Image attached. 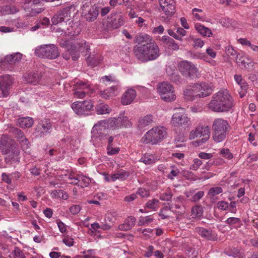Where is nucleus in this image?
Instances as JSON below:
<instances>
[{"mask_svg":"<svg viewBox=\"0 0 258 258\" xmlns=\"http://www.w3.org/2000/svg\"><path fill=\"white\" fill-rule=\"evenodd\" d=\"M0 149L3 154H9L11 158L17 157L20 154L19 148L15 141L6 135L1 136Z\"/></svg>","mask_w":258,"mask_h":258,"instance_id":"5","label":"nucleus"},{"mask_svg":"<svg viewBox=\"0 0 258 258\" xmlns=\"http://www.w3.org/2000/svg\"><path fill=\"white\" fill-rule=\"evenodd\" d=\"M117 90L118 87L116 85L113 86L111 87L107 88L103 91H101L100 94L103 98L108 99L115 95Z\"/></svg>","mask_w":258,"mask_h":258,"instance_id":"24","label":"nucleus"},{"mask_svg":"<svg viewBox=\"0 0 258 258\" xmlns=\"http://www.w3.org/2000/svg\"><path fill=\"white\" fill-rule=\"evenodd\" d=\"M167 135L163 126H156L148 131L142 137V142L145 144L157 145L162 141Z\"/></svg>","mask_w":258,"mask_h":258,"instance_id":"4","label":"nucleus"},{"mask_svg":"<svg viewBox=\"0 0 258 258\" xmlns=\"http://www.w3.org/2000/svg\"><path fill=\"white\" fill-rule=\"evenodd\" d=\"M225 52L228 55L232 56H237L236 51L230 45H228L225 47Z\"/></svg>","mask_w":258,"mask_h":258,"instance_id":"64","label":"nucleus"},{"mask_svg":"<svg viewBox=\"0 0 258 258\" xmlns=\"http://www.w3.org/2000/svg\"><path fill=\"white\" fill-rule=\"evenodd\" d=\"M219 154L228 160H231L233 158V154L228 148L221 149L220 151Z\"/></svg>","mask_w":258,"mask_h":258,"instance_id":"47","label":"nucleus"},{"mask_svg":"<svg viewBox=\"0 0 258 258\" xmlns=\"http://www.w3.org/2000/svg\"><path fill=\"white\" fill-rule=\"evenodd\" d=\"M90 85L87 83L81 81H78L75 83L73 87V91H88Z\"/></svg>","mask_w":258,"mask_h":258,"instance_id":"31","label":"nucleus"},{"mask_svg":"<svg viewBox=\"0 0 258 258\" xmlns=\"http://www.w3.org/2000/svg\"><path fill=\"white\" fill-rule=\"evenodd\" d=\"M14 83L13 78L9 75L0 77L1 96L7 97L10 94V91Z\"/></svg>","mask_w":258,"mask_h":258,"instance_id":"11","label":"nucleus"},{"mask_svg":"<svg viewBox=\"0 0 258 258\" xmlns=\"http://www.w3.org/2000/svg\"><path fill=\"white\" fill-rule=\"evenodd\" d=\"M137 97V92L135 89L129 88L126 90L121 97V103L123 105L131 104Z\"/></svg>","mask_w":258,"mask_h":258,"instance_id":"15","label":"nucleus"},{"mask_svg":"<svg viewBox=\"0 0 258 258\" xmlns=\"http://www.w3.org/2000/svg\"><path fill=\"white\" fill-rule=\"evenodd\" d=\"M95 111L97 114H105L109 113L111 108L106 104L100 103L95 107Z\"/></svg>","mask_w":258,"mask_h":258,"instance_id":"27","label":"nucleus"},{"mask_svg":"<svg viewBox=\"0 0 258 258\" xmlns=\"http://www.w3.org/2000/svg\"><path fill=\"white\" fill-rule=\"evenodd\" d=\"M90 49L89 46L86 44V41H83L77 45L72 46V48L69 50V53L72 55V59L74 61L78 59L79 57V52H84L85 50L88 51Z\"/></svg>","mask_w":258,"mask_h":258,"instance_id":"14","label":"nucleus"},{"mask_svg":"<svg viewBox=\"0 0 258 258\" xmlns=\"http://www.w3.org/2000/svg\"><path fill=\"white\" fill-rule=\"evenodd\" d=\"M51 196L54 199H61L67 200L69 198L68 194L62 190H54L51 193Z\"/></svg>","mask_w":258,"mask_h":258,"instance_id":"33","label":"nucleus"},{"mask_svg":"<svg viewBox=\"0 0 258 258\" xmlns=\"http://www.w3.org/2000/svg\"><path fill=\"white\" fill-rule=\"evenodd\" d=\"M202 163L203 162L200 159L198 158L195 159L193 160V164L190 166V169L197 170L199 168Z\"/></svg>","mask_w":258,"mask_h":258,"instance_id":"56","label":"nucleus"},{"mask_svg":"<svg viewBox=\"0 0 258 258\" xmlns=\"http://www.w3.org/2000/svg\"><path fill=\"white\" fill-rule=\"evenodd\" d=\"M134 52L136 58L142 62L154 60L160 55L159 47L154 41L135 46Z\"/></svg>","mask_w":258,"mask_h":258,"instance_id":"2","label":"nucleus"},{"mask_svg":"<svg viewBox=\"0 0 258 258\" xmlns=\"http://www.w3.org/2000/svg\"><path fill=\"white\" fill-rule=\"evenodd\" d=\"M52 125L49 119H44L41 120L37 125L36 130L40 136L46 135L51 132Z\"/></svg>","mask_w":258,"mask_h":258,"instance_id":"16","label":"nucleus"},{"mask_svg":"<svg viewBox=\"0 0 258 258\" xmlns=\"http://www.w3.org/2000/svg\"><path fill=\"white\" fill-rule=\"evenodd\" d=\"M14 258H26V256L23 251L18 247H15L13 251Z\"/></svg>","mask_w":258,"mask_h":258,"instance_id":"51","label":"nucleus"},{"mask_svg":"<svg viewBox=\"0 0 258 258\" xmlns=\"http://www.w3.org/2000/svg\"><path fill=\"white\" fill-rule=\"evenodd\" d=\"M172 196L173 195L171 191L168 189L161 194L159 196V198L161 201H169L172 199Z\"/></svg>","mask_w":258,"mask_h":258,"instance_id":"48","label":"nucleus"},{"mask_svg":"<svg viewBox=\"0 0 258 258\" xmlns=\"http://www.w3.org/2000/svg\"><path fill=\"white\" fill-rule=\"evenodd\" d=\"M239 60L241 63L247 70H251L253 68L254 62L247 57H242Z\"/></svg>","mask_w":258,"mask_h":258,"instance_id":"43","label":"nucleus"},{"mask_svg":"<svg viewBox=\"0 0 258 258\" xmlns=\"http://www.w3.org/2000/svg\"><path fill=\"white\" fill-rule=\"evenodd\" d=\"M120 127H130L132 126V123L127 117L123 116H119Z\"/></svg>","mask_w":258,"mask_h":258,"instance_id":"42","label":"nucleus"},{"mask_svg":"<svg viewBox=\"0 0 258 258\" xmlns=\"http://www.w3.org/2000/svg\"><path fill=\"white\" fill-rule=\"evenodd\" d=\"M103 131H93L92 129V139H98L99 140H103L107 139V135L102 132Z\"/></svg>","mask_w":258,"mask_h":258,"instance_id":"36","label":"nucleus"},{"mask_svg":"<svg viewBox=\"0 0 258 258\" xmlns=\"http://www.w3.org/2000/svg\"><path fill=\"white\" fill-rule=\"evenodd\" d=\"M184 96L185 99L187 100H193L199 97L198 93H197L196 89V84L192 87L186 88L183 92Z\"/></svg>","mask_w":258,"mask_h":258,"instance_id":"22","label":"nucleus"},{"mask_svg":"<svg viewBox=\"0 0 258 258\" xmlns=\"http://www.w3.org/2000/svg\"><path fill=\"white\" fill-rule=\"evenodd\" d=\"M239 86L241 88V90L239 92V95L240 98H242L245 95L247 92V90L248 89V85L247 83L244 81L242 82V83L239 85Z\"/></svg>","mask_w":258,"mask_h":258,"instance_id":"53","label":"nucleus"},{"mask_svg":"<svg viewBox=\"0 0 258 258\" xmlns=\"http://www.w3.org/2000/svg\"><path fill=\"white\" fill-rule=\"evenodd\" d=\"M172 169L170 171V172L167 175V177L173 180L174 179V177L178 176L180 173L179 169H178L175 166H171Z\"/></svg>","mask_w":258,"mask_h":258,"instance_id":"50","label":"nucleus"},{"mask_svg":"<svg viewBox=\"0 0 258 258\" xmlns=\"http://www.w3.org/2000/svg\"><path fill=\"white\" fill-rule=\"evenodd\" d=\"M106 119L99 121L96 123L93 127V131H96V130L99 131H104L106 128H108V124Z\"/></svg>","mask_w":258,"mask_h":258,"instance_id":"38","label":"nucleus"},{"mask_svg":"<svg viewBox=\"0 0 258 258\" xmlns=\"http://www.w3.org/2000/svg\"><path fill=\"white\" fill-rule=\"evenodd\" d=\"M2 180L8 184H10L12 182L11 174L3 173L2 174Z\"/></svg>","mask_w":258,"mask_h":258,"instance_id":"61","label":"nucleus"},{"mask_svg":"<svg viewBox=\"0 0 258 258\" xmlns=\"http://www.w3.org/2000/svg\"><path fill=\"white\" fill-rule=\"evenodd\" d=\"M154 121V117L152 115L148 114L144 117H140L138 121L137 127L139 130H142L148 126Z\"/></svg>","mask_w":258,"mask_h":258,"instance_id":"18","label":"nucleus"},{"mask_svg":"<svg viewBox=\"0 0 258 258\" xmlns=\"http://www.w3.org/2000/svg\"><path fill=\"white\" fill-rule=\"evenodd\" d=\"M159 201L156 199H153L149 200L145 205V208L151 209L156 211L159 208Z\"/></svg>","mask_w":258,"mask_h":258,"instance_id":"34","label":"nucleus"},{"mask_svg":"<svg viewBox=\"0 0 258 258\" xmlns=\"http://www.w3.org/2000/svg\"><path fill=\"white\" fill-rule=\"evenodd\" d=\"M64 21V18L60 15L58 12L55 14L51 19V22L53 25H56L59 23Z\"/></svg>","mask_w":258,"mask_h":258,"instance_id":"52","label":"nucleus"},{"mask_svg":"<svg viewBox=\"0 0 258 258\" xmlns=\"http://www.w3.org/2000/svg\"><path fill=\"white\" fill-rule=\"evenodd\" d=\"M158 92L161 99L165 102H172L176 99L174 88L167 82L158 84Z\"/></svg>","mask_w":258,"mask_h":258,"instance_id":"7","label":"nucleus"},{"mask_svg":"<svg viewBox=\"0 0 258 258\" xmlns=\"http://www.w3.org/2000/svg\"><path fill=\"white\" fill-rule=\"evenodd\" d=\"M75 7L74 5H70L58 12L62 17L64 18V21L70 20L71 16L75 14Z\"/></svg>","mask_w":258,"mask_h":258,"instance_id":"20","label":"nucleus"},{"mask_svg":"<svg viewBox=\"0 0 258 258\" xmlns=\"http://www.w3.org/2000/svg\"><path fill=\"white\" fill-rule=\"evenodd\" d=\"M136 219L133 216L127 218L124 222L118 226V229L121 231H127L132 228L136 223Z\"/></svg>","mask_w":258,"mask_h":258,"instance_id":"21","label":"nucleus"},{"mask_svg":"<svg viewBox=\"0 0 258 258\" xmlns=\"http://www.w3.org/2000/svg\"><path fill=\"white\" fill-rule=\"evenodd\" d=\"M102 59L101 56L99 54L90 55L87 58V62L89 66H96L98 65Z\"/></svg>","mask_w":258,"mask_h":258,"instance_id":"29","label":"nucleus"},{"mask_svg":"<svg viewBox=\"0 0 258 258\" xmlns=\"http://www.w3.org/2000/svg\"><path fill=\"white\" fill-rule=\"evenodd\" d=\"M93 107V102L90 99L83 101H75L71 105L73 111L79 115L88 114Z\"/></svg>","mask_w":258,"mask_h":258,"instance_id":"9","label":"nucleus"},{"mask_svg":"<svg viewBox=\"0 0 258 258\" xmlns=\"http://www.w3.org/2000/svg\"><path fill=\"white\" fill-rule=\"evenodd\" d=\"M136 195H138L143 198H148L150 197V192L149 190L143 188H139L137 190Z\"/></svg>","mask_w":258,"mask_h":258,"instance_id":"49","label":"nucleus"},{"mask_svg":"<svg viewBox=\"0 0 258 258\" xmlns=\"http://www.w3.org/2000/svg\"><path fill=\"white\" fill-rule=\"evenodd\" d=\"M153 219L151 215L146 217H141L139 220V225L140 226L148 225L153 221Z\"/></svg>","mask_w":258,"mask_h":258,"instance_id":"45","label":"nucleus"},{"mask_svg":"<svg viewBox=\"0 0 258 258\" xmlns=\"http://www.w3.org/2000/svg\"><path fill=\"white\" fill-rule=\"evenodd\" d=\"M204 196V192L203 191H199L192 197L191 200L194 202H198Z\"/></svg>","mask_w":258,"mask_h":258,"instance_id":"60","label":"nucleus"},{"mask_svg":"<svg viewBox=\"0 0 258 258\" xmlns=\"http://www.w3.org/2000/svg\"><path fill=\"white\" fill-rule=\"evenodd\" d=\"M240 221V219L238 218L230 217L226 220L225 222L227 224L232 226L239 224Z\"/></svg>","mask_w":258,"mask_h":258,"instance_id":"63","label":"nucleus"},{"mask_svg":"<svg viewBox=\"0 0 258 258\" xmlns=\"http://www.w3.org/2000/svg\"><path fill=\"white\" fill-rule=\"evenodd\" d=\"M24 78L27 83L36 85L40 80L41 76L38 73L31 72L26 75Z\"/></svg>","mask_w":258,"mask_h":258,"instance_id":"23","label":"nucleus"},{"mask_svg":"<svg viewBox=\"0 0 258 258\" xmlns=\"http://www.w3.org/2000/svg\"><path fill=\"white\" fill-rule=\"evenodd\" d=\"M237 41L239 43L241 44L243 46H247L249 48H251L252 46H253V44H252L251 42L247 40L246 38H239L237 40Z\"/></svg>","mask_w":258,"mask_h":258,"instance_id":"59","label":"nucleus"},{"mask_svg":"<svg viewBox=\"0 0 258 258\" xmlns=\"http://www.w3.org/2000/svg\"><path fill=\"white\" fill-rule=\"evenodd\" d=\"M79 186L81 187H87L91 182V178L83 175H79Z\"/></svg>","mask_w":258,"mask_h":258,"instance_id":"44","label":"nucleus"},{"mask_svg":"<svg viewBox=\"0 0 258 258\" xmlns=\"http://www.w3.org/2000/svg\"><path fill=\"white\" fill-rule=\"evenodd\" d=\"M10 55H12V58H11V60L13 63H15L16 62L20 61L22 57V54L19 52L15 53Z\"/></svg>","mask_w":258,"mask_h":258,"instance_id":"62","label":"nucleus"},{"mask_svg":"<svg viewBox=\"0 0 258 258\" xmlns=\"http://www.w3.org/2000/svg\"><path fill=\"white\" fill-rule=\"evenodd\" d=\"M203 214V209L201 206H195L191 209V215L194 218H201Z\"/></svg>","mask_w":258,"mask_h":258,"instance_id":"37","label":"nucleus"},{"mask_svg":"<svg viewBox=\"0 0 258 258\" xmlns=\"http://www.w3.org/2000/svg\"><path fill=\"white\" fill-rule=\"evenodd\" d=\"M117 179L119 180H124L130 176V173L128 171L123 169L119 170L116 172Z\"/></svg>","mask_w":258,"mask_h":258,"instance_id":"46","label":"nucleus"},{"mask_svg":"<svg viewBox=\"0 0 258 258\" xmlns=\"http://www.w3.org/2000/svg\"><path fill=\"white\" fill-rule=\"evenodd\" d=\"M88 93V91H74L75 97L78 99H83L86 97V94Z\"/></svg>","mask_w":258,"mask_h":258,"instance_id":"58","label":"nucleus"},{"mask_svg":"<svg viewBox=\"0 0 258 258\" xmlns=\"http://www.w3.org/2000/svg\"><path fill=\"white\" fill-rule=\"evenodd\" d=\"M202 137L203 138L197 141L199 145H202L209 140L210 138V130L207 132H204Z\"/></svg>","mask_w":258,"mask_h":258,"instance_id":"57","label":"nucleus"},{"mask_svg":"<svg viewBox=\"0 0 258 258\" xmlns=\"http://www.w3.org/2000/svg\"><path fill=\"white\" fill-rule=\"evenodd\" d=\"M107 153L108 155H113L118 154L120 151L118 147L114 148L112 146H107Z\"/></svg>","mask_w":258,"mask_h":258,"instance_id":"54","label":"nucleus"},{"mask_svg":"<svg viewBox=\"0 0 258 258\" xmlns=\"http://www.w3.org/2000/svg\"><path fill=\"white\" fill-rule=\"evenodd\" d=\"M35 54L42 58L55 59L59 56L57 47L54 44L42 45L35 49Z\"/></svg>","mask_w":258,"mask_h":258,"instance_id":"6","label":"nucleus"},{"mask_svg":"<svg viewBox=\"0 0 258 258\" xmlns=\"http://www.w3.org/2000/svg\"><path fill=\"white\" fill-rule=\"evenodd\" d=\"M195 28L198 33L204 37H210L212 35L211 29L201 24H196Z\"/></svg>","mask_w":258,"mask_h":258,"instance_id":"25","label":"nucleus"},{"mask_svg":"<svg viewBox=\"0 0 258 258\" xmlns=\"http://www.w3.org/2000/svg\"><path fill=\"white\" fill-rule=\"evenodd\" d=\"M234 106V101L227 90H221L214 94L208 104L209 108L216 112L229 111Z\"/></svg>","mask_w":258,"mask_h":258,"instance_id":"1","label":"nucleus"},{"mask_svg":"<svg viewBox=\"0 0 258 258\" xmlns=\"http://www.w3.org/2000/svg\"><path fill=\"white\" fill-rule=\"evenodd\" d=\"M11 58H12V55L9 54L4 58L0 59V67L4 69H8V65L13 63L11 62Z\"/></svg>","mask_w":258,"mask_h":258,"instance_id":"39","label":"nucleus"},{"mask_svg":"<svg viewBox=\"0 0 258 258\" xmlns=\"http://www.w3.org/2000/svg\"><path fill=\"white\" fill-rule=\"evenodd\" d=\"M230 126L227 120L222 118H215L212 123V139L217 143L224 141L230 130Z\"/></svg>","mask_w":258,"mask_h":258,"instance_id":"3","label":"nucleus"},{"mask_svg":"<svg viewBox=\"0 0 258 258\" xmlns=\"http://www.w3.org/2000/svg\"><path fill=\"white\" fill-rule=\"evenodd\" d=\"M146 165L151 164L155 162L154 156L152 154H146L139 160Z\"/></svg>","mask_w":258,"mask_h":258,"instance_id":"40","label":"nucleus"},{"mask_svg":"<svg viewBox=\"0 0 258 258\" xmlns=\"http://www.w3.org/2000/svg\"><path fill=\"white\" fill-rule=\"evenodd\" d=\"M167 17L172 16L175 13V2L174 0H169L164 6L161 8Z\"/></svg>","mask_w":258,"mask_h":258,"instance_id":"19","label":"nucleus"},{"mask_svg":"<svg viewBox=\"0 0 258 258\" xmlns=\"http://www.w3.org/2000/svg\"><path fill=\"white\" fill-rule=\"evenodd\" d=\"M196 231L203 238L209 240L214 239L212 231L210 229H207L203 227H197Z\"/></svg>","mask_w":258,"mask_h":258,"instance_id":"26","label":"nucleus"},{"mask_svg":"<svg viewBox=\"0 0 258 258\" xmlns=\"http://www.w3.org/2000/svg\"><path fill=\"white\" fill-rule=\"evenodd\" d=\"M0 10L2 14L4 15L14 14L19 11L15 6L11 5L4 6L1 7Z\"/></svg>","mask_w":258,"mask_h":258,"instance_id":"30","label":"nucleus"},{"mask_svg":"<svg viewBox=\"0 0 258 258\" xmlns=\"http://www.w3.org/2000/svg\"><path fill=\"white\" fill-rule=\"evenodd\" d=\"M82 16L87 21H94L97 18L99 8L96 5L92 6L89 3H86L81 7Z\"/></svg>","mask_w":258,"mask_h":258,"instance_id":"8","label":"nucleus"},{"mask_svg":"<svg viewBox=\"0 0 258 258\" xmlns=\"http://www.w3.org/2000/svg\"><path fill=\"white\" fill-rule=\"evenodd\" d=\"M171 123L176 126H185L190 124V119L183 112H176L172 116Z\"/></svg>","mask_w":258,"mask_h":258,"instance_id":"12","label":"nucleus"},{"mask_svg":"<svg viewBox=\"0 0 258 258\" xmlns=\"http://www.w3.org/2000/svg\"><path fill=\"white\" fill-rule=\"evenodd\" d=\"M223 192V189L220 186H215L210 188L208 192V195L211 199Z\"/></svg>","mask_w":258,"mask_h":258,"instance_id":"35","label":"nucleus"},{"mask_svg":"<svg viewBox=\"0 0 258 258\" xmlns=\"http://www.w3.org/2000/svg\"><path fill=\"white\" fill-rule=\"evenodd\" d=\"M183 176L188 180H196L199 179L192 172L189 171H183Z\"/></svg>","mask_w":258,"mask_h":258,"instance_id":"55","label":"nucleus"},{"mask_svg":"<svg viewBox=\"0 0 258 258\" xmlns=\"http://www.w3.org/2000/svg\"><path fill=\"white\" fill-rule=\"evenodd\" d=\"M124 20L121 15H117L116 17L111 21V25L114 29H117L124 24Z\"/></svg>","mask_w":258,"mask_h":258,"instance_id":"32","label":"nucleus"},{"mask_svg":"<svg viewBox=\"0 0 258 258\" xmlns=\"http://www.w3.org/2000/svg\"><path fill=\"white\" fill-rule=\"evenodd\" d=\"M18 123L20 126L22 128H29L33 125L34 123V120L31 117H22L18 119Z\"/></svg>","mask_w":258,"mask_h":258,"instance_id":"28","label":"nucleus"},{"mask_svg":"<svg viewBox=\"0 0 258 258\" xmlns=\"http://www.w3.org/2000/svg\"><path fill=\"white\" fill-rule=\"evenodd\" d=\"M178 68L182 74L189 78H196L199 75L198 69L190 61H181L178 64Z\"/></svg>","mask_w":258,"mask_h":258,"instance_id":"10","label":"nucleus"},{"mask_svg":"<svg viewBox=\"0 0 258 258\" xmlns=\"http://www.w3.org/2000/svg\"><path fill=\"white\" fill-rule=\"evenodd\" d=\"M209 130V127L208 125H199L190 132L189 139L192 140L199 136L202 137L204 132H207Z\"/></svg>","mask_w":258,"mask_h":258,"instance_id":"17","label":"nucleus"},{"mask_svg":"<svg viewBox=\"0 0 258 258\" xmlns=\"http://www.w3.org/2000/svg\"><path fill=\"white\" fill-rule=\"evenodd\" d=\"M196 89L198 93L199 97H205L210 95L213 91L211 83L202 82L196 83Z\"/></svg>","mask_w":258,"mask_h":258,"instance_id":"13","label":"nucleus"},{"mask_svg":"<svg viewBox=\"0 0 258 258\" xmlns=\"http://www.w3.org/2000/svg\"><path fill=\"white\" fill-rule=\"evenodd\" d=\"M118 117L117 118H110L106 119L108 128H119V122Z\"/></svg>","mask_w":258,"mask_h":258,"instance_id":"41","label":"nucleus"}]
</instances>
